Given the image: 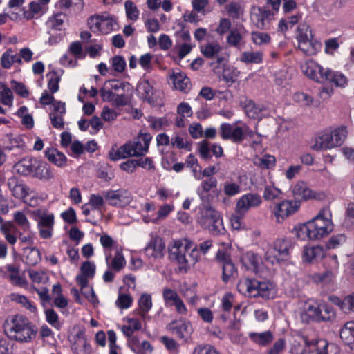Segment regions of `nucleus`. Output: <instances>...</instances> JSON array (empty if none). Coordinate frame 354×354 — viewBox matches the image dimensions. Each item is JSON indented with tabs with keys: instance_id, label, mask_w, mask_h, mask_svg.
I'll return each mask as SVG.
<instances>
[{
	"instance_id": "obj_10",
	"label": "nucleus",
	"mask_w": 354,
	"mask_h": 354,
	"mask_svg": "<svg viewBox=\"0 0 354 354\" xmlns=\"http://www.w3.org/2000/svg\"><path fill=\"white\" fill-rule=\"evenodd\" d=\"M219 133L222 139L230 140L234 142H241L245 136H254V132L246 124L239 126L236 122L222 123L219 127Z\"/></svg>"
},
{
	"instance_id": "obj_48",
	"label": "nucleus",
	"mask_w": 354,
	"mask_h": 354,
	"mask_svg": "<svg viewBox=\"0 0 354 354\" xmlns=\"http://www.w3.org/2000/svg\"><path fill=\"white\" fill-rule=\"evenodd\" d=\"M24 257L26 263L30 266H35L41 260L40 252L35 248H26Z\"/></svg>"
},
{
	"instance_id": "obj_50",
	"label": "nucleus",
	"mask_w": 354,
	"mask_h": 354,
	"mask_svg": "<svg viewBox=\"0 0 354 354\" xmlns=\"http://www.w3.org/2000/svg\"><path fill=\"white\" fill-rule=\"evenodd\" d=\"M201 50L203 55L207 58H217L219 57L218 53L221 50V47L218 43L212 42L202 46Z\"/></svg>"
},
{
	"instance_id": "obj_13",
	"label": "nucleus",
	"mask_w": 354,
	"mask_h": 354,
	"mask_svg": "<svg viewBox=\"0 0 354 354\" xmlns=\"http://www.w3.org/2000/svg\"><path fill=\"white\" fill-rule=\"evenodd\" d=\"M304 348L296 351L292 349L293 354H339V348L334 344H329L325 339L315 342L304 340Z\"/></svg>"
},
{
	"instance_id": "obj_40",
	"label": "nucleus",
	"mask_w": 354,
	"mask_h": 354,
	"mask_svg": "<svg viewBox=\"0 0 354 354\" xmlns=\"http://www.w3.org/2000/svg\"><path fill=\"white\" fill-rule=\"evenodd\" d=\"M314 37L313 30L306 23H301L297 28L295 32V39L297 44Z\"/></svg>"
},
{
	"instance_id": "obj_35",
	"label": "nucleus",
	"mask_w": 354,
	"mask_h": 354,
	"mask_svg": "<svg viewBox=\"0 0 354 354\" xmlns=\"http://www.w3.org/2000/svg\"><path fill=\"white\" fill-rule=\"evenodd\" d=\"M169 81L174 88L180 91H185L189 85V80L186 75L180 71H173L169 75Z\"/></svg>"
},
{
	"instance_id": "obj_11",
	"label": "nucleus",
	"mask_w": 354,
	"mask_h": 354,
	"mask_svg": "<svg viewBox=\"0 0 354 354\" xmlns=\"http://www.w3.org/2000/svg\"><path fill=\"white\" fill-rule=\"evenodd\" d=\"M301 207V203L297 199H283L270 206L272 215L277 223H282L287 218L295 214Z\"/></svg>"
},
{
	"instance_id": "obj_38",
	"label": "nucleus",
	"mask_w": 354,
	"mask_h": 354,
	"mask_svg": "<svg viewBox=\"0 0 354 354\" xmlns=\"http://www.w3.org/2000/svg\"><path fill=\"white\" fill-rule=\"evenodd\" d=\"M248 337L253 343L261 346H267L274 339L273 333L270 330L262 333H249Z\"/></svg>"
},
{
	"instance_id": "obj_58",
	"label": "nucleus",
	"mask_w": 354,
	"mask_h": 354,
	"mask_svg": "<svg viewBox=\"0 0 354 354\" xmlns=\"http://www.w3.org/2000/svg\"><path fill=\"white\" fill-rule=\"evenodd\" d=\"M282 192L280 189L274 185H267L265 187L263 196L266 201H274L281 197Z\"/></svg>"
},
{
	"instance_id": "obj_64",
	"label": "nucleus",
	"mask_w": 354,
	"mask_h": 354,
	"mask_svg": "<svg viewBox=\"0 0 354 354\" xmlns=\"http://www.w3.org/2000/svg\"><path fill=\"white\" fill-rule=\"evenodd\" d=\"M191 354H220L219 352L210 344H198L195 346Z\"/></svg>"
},
{
	"instance_id": "obj_62",
	"label": "nucleus",
	"mask_w": 354,
	"mask_h": 354,
	"mask_svg": "<svg viewBox=\"0 0 354 354\" xmlns=\"http://www.w3.org/2000/svg\"><path fill=\"white\" fill-rule=\"evenodd\" d=\"M30 11L24 12V17L27 19H31L35 15L42 14L44 12V6L39 2L32 1L29 5Z\"/></svg>"
},
{
	"instance_id": "obj_44",
	"label": "nucleus",
	"mask_w": 354,
	"mask_h": 354,
	"mask_svg": "<svg viewBox=\"0 0 354 354\" xmlns=\"http://www.w3.org/2000/svg\"><path fill=\"white\" fill-rule=\"evenodd\" d=\"M240 73V71L237 68L233 66H227L223 69L222 80L228 86H230L236 82Z\"/></svg>"
},
{
	"instance_id": "obj_57",
	"label": "nucleus",
	"mask_w": 354,
	"mask_h": 354,
	"mask_svg": "<svg viewBox=\"0 0 354 354\" xmlns=\"http://www.w3.org/2000/svg\"><path fill=\"white\" fill-rule=\"evenodd\" d=\"M251 39L257 46H263L268 44L270 42V36L263 32L253 31L251 33Z\"/></svg>"
},
{
	"instance_id": "obj_3",
	"label": "nucleus",
	"mask_w": 354,
	"mask_h": 354,
	"mask_svg": "<svg viewBox=\"0 0 354 354\" xmlns=\"http://www.w3.org/2000/svg\"><path fill=\"white\" fill-rule=\"evenodd\" d=\"M5 332L10 339L21 343L32 342L37 335L35 326L21 315H15L6 320Z\"/></svg>"
},
{
	"instance_id": "obj_16",
	"label": "nucleus",
	"mask_w": 354,
	"mask_h": 354,
	"mask_svg": "<svg viewBox=\"0 0 354 354\" xmlns=\"http://www.w3.org/2000/svg\"><path fill=\"white\" fill-rule=\"evenodd\" d=\"M165 249V244L162 239L158 235H152L144 251L148 259H160L164 257Z\"/></svg>"
},
{
	"instance_id": "obj_34",
	"label": "nucleus",
	"mask_w": 354,
	"mask_h": 354,
	"mask_svg": "<svg viewBox=\"0 0 354 354\" xmlns=\"http://www.w3.org/2000/svg\"><path fill=\"white\" fill-rule=\"evenodd\" d=\"M37 159L34 158H25L14 165V169L16 173L21 176H31L33 172Z\"/></svg>"
},
{
	"instance_id": "obj_27",
	"label": "nucleus",
	"mask_w": 354,
	"mask_h": 354,
	"mask_svg": "<svg viewBox=\"0 0 354 354\" xmlns=\"http://www.w3.org/2000/svg\"><path fill=\"white\" fill-rule=\"evenodd\" d=\"M7 270V278L9 281L14 286L26 288L28 286V281L24 275L21 273L19 268L12 265L7 264L5 266Z\"/></svg>"
},
{
	"instance_id": "obj_31",
	"label": "nucleus",
	"mask_w": 354,
	"mask_h": 354,
	"mask_svg": "<svg viewBox=\"0 0 354 354\" xmlns=\"http://www.w3.org/2000/svg\"><path fill=\"white\" fill-rule=\"evenodd\" d=\"M174 210V207L171 204H165L162 205L158 210L156 214L153 215H142V221L145 223H157L160 221L166 218L168 215Z\"/></svg>"
},
{
	"instance_id": "obj_14",
	"label": "nucleus",
	"mask_w": 354,
	"mask_h": 354,
	"mask_svg": "<svg viewBox=\"0 0 354 354\" xmlns=\"http://www.w3.org/2000/svg\"><path fill=\"white\" fill-rule=\"evenodd\" d=\"M153 82L149 80L140 81L137 86L139 97L152 105H158L162 102L163 93L155 87Z\"/></svg>"
},
{
	"instance_id": "obj_39",
	"label": "nucleus",
	"mask_w": 354,
	"mask_h": 354,
	"mask_svg": "<svg viewBox=\"0 0 354 354\" xmlns=\"http://www.w3.org/2000/svg\"><path fill=\"white\" fill-rule=\"evenodd\" d=\"M45 154L50 162L59 167H63L66 164L67 158L66 156L56 149H48L46 151Z\"/></svg>"
},
{
	"instance_id": "obj_20",
	"label": "nucleus",
	"mask_w": 354,
	"mask_h": 354,
	"mask_svg": "<svg viewBox=\"0 0 354 354\" xmlns=\"http://www.w3.org/2000/svg\"><path fill=\"white\" fill-rule=\"evenodd\" d=\"M168 329L178 338L187 340L190 338L193 328L191 323L184 319L172 321L167 326Z\"/></svg>"
},
{
	"instance_id": "obj_24",
	"label": "nucleus",
	"mask_w": 354,
	"mask_h": 354,
	"mask_svg": "<svg viewBox=\"0 0 354 354\" xmlns=\"http://www.w3.org/2000/svg\"><path fill=\"white\" fill-rule=\"evenodd\" d=\"M32 177L47 182L55 178V174L47 162L37 159Z\"/></svg>"
},
{
	"instance_id": "obj_26",
	"label": "nucleus",
	"mask_w": 354,
	"mask_h": 354,
	"mask_svg": "<svg viewBox=\"0 0 354 354\" xmlns=\"http://www.w3.org/2000/svg\"><path fill=\"white\" fill-rule=\"evenodd\" d=\"M7 186L12 196L16 198L23 199L28 195V188L16 176L8 179Z\"/></svg>"
},
{
	"instance_id": "obj_49",
	"label": "nucleus",
	"mask_w": 354,
	"mask_h": 354,
	"mask_svg": "<svg viewBox=\"0 0 354 354\" xmlns=\"http://www.w3.org/2000/svg\"><path fill=\"white\" fill-rule=\"evenodd\" d=\"M13 218L15 223L25 232H30L31 225L26 215L22 211L15 212L13 214Z\"/></svg>"
},
{
	"instance_id": "obj_6",
	"label": "nucleus",
	"mask_w": 354,
	"mask_h": 354,
	"mask_svg": "<svg viewBox=\"0 0 354 354\" xmlns=\"http://www.w3.org/2000/svg\"><path fill=\"white\" fill-rule=\"evenodd\" d=\"M237 289L239 292L249 297H261L269 299L277 295L274 286L269 281L260 282L246 279L238 283Z\"/></svg>"
},
{
	"instance_id": "obj_47",
	"label": "nucleus",
	"mask_w": 354,
	"mask_h": 354,
	"mask_svg": "<svg viewBox=\"0 0 354 354\" xmlns=\"http://www.w3.org/2000/svg\"><path fill=\"white\" fill-rule=\"evenodd\" d=\"M28 277L32 283L45 284L49 280L47 272L42 270L30 269L28 270Z\"/></svg>"
},
{
	"instance_id": "obj_23",
	"label": "nucleus",
	"mask_w": 354,
	"mask_h": 354,
	"mask_svg": "<svg viewBox=\"0 0 354 354\" xmlns=\"http://www.w3.org/2000/svg\"><path fill=\"white\" fill-rule=\"evenodd\" d=\"M151 140L152 136L150 133H140L136 140L129 141L136 157L143 156L148 153Z\"/></svg>"
},
{
	"instance_id": "obj_29",
	"label": "nucleus",
	"mask_w": 354,
	"mask_h": 354,
	"mask_svg": "<svg viewBox=\"0 0 354 354\" xmlns=\"http://www.w3.org/2000/svg\"><path fill=\"white\" fill-rule=\"evenodd\" d=\"M109 157L110 160L116 161L130 157H136V153H133V147L129 141L117 149H112L109 153Z\"/></svg>"
},
{
	"instance_id": "obj_1",
	"label": "nucleus",
	"mask_w": 354,
	"mask_h": 354,
	"mask_svg": "<svg viewBox=\"0 0 354 354\" xmlns=\"http://www.w3.org/2000/svg\"><path fill=\"white\" fill-rule=\"evenodd\" d=\"M334 227L331 209L325 205L310 220L295 226L292 232L301 241H319L329 236Z\"/></svg>"
},
{
	"instance_id": "obj_4",
	"label": "nucleus",
	"mask_w": 354,
	"mask_h": 354,
	"mask_svg": "<svg viewBox=\"0 0 354 354\" xmlns=\"http://www.w3.org/2000/svg\"><path fill=\"white\" fill-rule=\"evenodd\" d=\"M348 128L342 125L319 132L313 139L310 148L316 151L331 150L341 146L348 136Z\"/></svg>"
},
{
	"instance_id": "obj_28",
	"label": "nucleus",
	"mask_w": 354,
	"mask_h": 354,
	"mask_svg": "<svg viewBox=\"0 0 354 354\" xmlns=\"http://www.w3.org/2000/svg\"><path fill=\"white\" fill-rule=\"evenodd\" d=\"M325 256V250L321 245H306L304 248L302 259L307 263L321 260Z\"/></svg>"
},
{
	"instance_id": "obj_17",
	"label": "nucleus",
	"mask_w": 354,
	"mask_h": 354,
	"mask_svg": "<svg viewBox=\"0 0 354 354\" xmlns=\"http://www.w3.org/2000/svg\"><path fill=\"white\" fill-rule=\"evenodd\" d=\"M301 318L303 322L311 320L320 322V304L313 299H308L301 303Z\"/></svg>"
},
{
	"instance_id": "obj_9",
	"label": "nucleus",
	"mask_w": 354,
	"mask_h": 354,
	"mask_svg": "<svg viewBox=\"0 0 354 354\" xmlns=\"http://www.w3.org/2000/svg\"><path fill=\"white\" fill-rule=\"evenodd\" d=\"M290 190L295 199L300 201H324L326 199V194L324 191L311 189L304 180H298L292 184Z\"/></svg>"
},
{
	"instance_id": "obj_36",
	"label": "nucleus",
	"mask_w": 354,
	"mask_h": 354,
	"mask_svg": "<svg viewBox=\"0 0 354 354\" xmlns=\"http://www.w3.org/2000/svg\"><path fill=\"white\" fill-rule=\"evenodd\" d=\"M111 253L105 256L106 263L108 268H111L115 272H118L124 267L126 261L122 251L120 249L118 248H115L113 258L111 259Z\"/></svg>"
},
{
	"instance_id": "obj_12",
	"label": "nucleus",
	"mask_w": 354,
	"mask_h": 354,
	"mask_svg": "<svg viewBox=\"0 0 354 354\" xmlns=\"http://www.w3.org/2000/svg\"><path fill=\"white\" fill-rule=\"evenodd\" d=\"M39 234L42 239H50L53 234L55 215L45 209H38L33 212Z\"/></svg>"
},
{
	"instance_id": "obj_8",
	"label": "nucleus",
	"mask_w": 354,
	"mask_h": 354,
	"mask_svg": "<svg viewBox=\"0 0 354 354\" xmlns=\"http://www.w3.org/2000/svg\"><path fill=\"white\" fill-rule=\"evenodd\" d=\"M198 221L202 227L212 234L217 235L224 230L221 214L211 207L205 206L201 209Z\"/></svg>"
},
{
	"instance_id": "obj_21",
	"label": "nucleus",
	"mask_w": 354,
	"mask_h": 354,
	"mask_svg": "<svg viewBox=\"0 0 354 354\" xmlns=\"http://www.w3.org/2000/svg\"><path fill=\"white\" fill-rule=\"evenodd\" d=\"M274 12H270L266 8L253 7L250 14L252 22L259 29H263L272 19Z\"/></svg>"
},
{
	"instance_id": "obj_41",
	"label": "nucleus",
	"mask_w": 354,
	"mask_h": 354,
	"mask_svg": "<svg viewBox=\"0 0 354 354\" xmlns=\"http://www.w3.org/2000/svg\"><path fill=\"white\" fill-rule=\"evenodd\" d=\"M239 60L246 64H259L263 61V53L261 51L246 50L241 54Z\"/></svg>"
},
{
	"instance_id": "obj_15",
	"label": "nucleus",
	"mask_w": 354,
	"mask_h": 354,
	"mask_svg": "<svg viewBox=\"0 0 354 354\" xmlns=\"http://www.w3.org/2000/svg\"><path fill=\"white\" fill-rule=\"evenodd\" d=\"M300 68L302 73L316 82H323L328 67H324L313 59H308L301 63Z\"/></svg>"
},
{
	"instance_id": "obj_46",
	"label": "nucleus",
	"mask_w": 354,
	"mask_h": 354,
	"mask_svg": "<svg viewBox=\"0 0 354 354\" xmlns=\"http://www.w3.org/2000/svg\"><path fill=\"white\" fill-rule=\"evenodd\" d=\"M339 334L341 339L346 344H354V321L346 322Z\"/></svg>"
},
{
	"instance_id": "obj_56",
	"label": "nucleus",
	"mask_w": 354,
	"mask_h": 354,
	"mask_svg": "<svg viewBox=\"0 0 354 354\" xmlns=\"http://www.w3.org/2000/svg\"><path fill=\"white\" fill-rule=\"evenodd\" d=\"M10 299L12 301L21 304L24 307L28 309L31 313H36L37 308L28 299L26 296L17 293H12L10 295Z\"/></svg>"
},
{
	"instance_id": "obj_19",
	"label": "nucleus",
	"mask_w": 354,
	"mask_h": 354,
	"mask_svg": "<svg viewBox=\"0 0 354 354\" xmlns=\"http://www.w3.org/2000/svg\"><path fill=\"white\" fill-rule=\"evenodd\" d=\"M262 203L260 195L248 193L243 195L236 202V212L241 214H245L250 208L259 207Z\"/></svg>"
},
{
	"instance_id": "obj_25",
	"label": "nucleus",
	"mask_w": 354,
	"mask_h": 354,
	"mask_svg": "<svg viewBox=\"0 0 354 354\" xmlns=\"http://www.w3.org/2000/svg\"><path fill=\"white\" fill-rule=\"evenodd\" d=\"M245 35V28L240 25L230 30L226 38V42L229 46L240 49L245 45L244 37Z\"/></svg>"
},
{
	"instance_id": "obj_61",
	"label": "nucleus",
	"mask_w": 354,
	"mask_h": 354,
	"mask_svg": "<svg viewBox=\"0 0 354 354\" xmlns=\"http://www.w3.org/2000/svg\"><path fill=\"white\" fill-rule=\"evenodd\" d=\"M162 296L165 305L169 306H173L180 299L178 293L171 288H165L162 291Z\"/></svg>"
},
{
	"instance_id": "obj_52",
	"label": "nucleus",
	"mask_w": 354,
	"mask_h": 354,
	"mask_svg": "<svg viewBox=\"0 0 354 354\" xmlns=\"http://www.w3.org/2000/svg\"><path fill=\"white\" fill-rule=\"evenodd\" d=\"M0 102L9 108L13 106L12 92L4 84H0Z\"/></svg>"
},
{
	"instance_id": "obj_18",
	"label": "nucleus",
	"mask_w": 354,
	"mask_h": 354,
	"mask_svg": "<svg viewBox=\"0 0 354 354\" xmlns=\"http://www.w3.org/2000/svg\"><path fill=\"white\" fill-rule=\"evenodd\" d=\"M105 199L109 205L123 207L128 205L131 200V194L124 189L109 190L104 194Z\"/></svg>"
},
{
	"instance_id": "obj_43",
	"label": "nucleus",
	"mask_w": 354,
	"mask_h": 354,
	"mask_svg": "<svg viewBox=\"0 0 354 354\" xmlns=\"http://www.w3.org/2000/svg\"><path fill=\"white\" fill-rule=\"evenodd\" d=\"M254 165L261 169H272L274 167L276 164V158L274 156L266 154L262 156H255L252 159Z\"/></svg>"
},
{
	"instance_id": "obj_42",
	"label": "nucleus",
	"mask_w": 354,
	"mask_h": 354,
	"mask_svg": "<svg viewBox=\"0 0 354 354\" xmlns=\"http://www.w3.org/2000/svg\"><path fill=\"white\" fill-rule=\"evenodd\" d=\"M217 185V180L214 177H210L203 180L201 185L197 188L196 192L202 201H205L207 198L208 192L213 187Z\"/></svg>"
},
{
	"instance_id": "obj_53",
	"label": "nucleus",
	"mask_w": 354,
	"mask_h": 354,
	"mask_svg": "<svg viewBox=\"0 0 354 354\" xmlns=\"http://www.w3.org/2000/svg\"><path fill=\"white\" fill-rule=\"evenodd\" d=\"M140 308V315L145 318L146 313H147L152 307L151 296L149 294L144 293L140 296L138 301Z\"/></svg>"
},
{
	"instance_id": "obj_59",
	"label": "nucleus",
	"mask_w": 354,
	"mask_h": 354,
	"mask_svg": "<svg viewBox=\"0 0 354 354\" xmlns=\"http://www.w3.org/2000/svg\"><path fill=\"white\" fill-rule=\"evenodd\" d=\"M124 8L126 16L128 19L136 21L138 19L140 11L133 2L127 1L124 3Z\"/></svg>"
},
{
	"instance_id": "obj_45",
	"label": "nucleus",
	"mask_w": 354,
	"mask_h": 354,
	"mask_svg": "<svg viewBox=\"0 0 354 354\" xmlns=\"http://www.w3.org/2000/svg\"><path fill=\"white\" fill-rule=\"evenodd\" d=\"M74 348L77 352L83 353V354L91 353V346L84 333H79L75 336Z\"/></svg>"
},
{
	"instance_id": "obj_22",
	"label": "nucleus",
	"mask_w": 354,
	"mask_h": 354,
	"mask_svg": "<svg viewBox=\"0 0 354 354\" xmlns=\"http://www.w3.org/2000/svg\"><path fill=\"white\" fill-rule=\"evenodd\" d=\"M65 113V103L61 101H56L53 104L49 118L54 128L58 129L64 128V115Z\"/></svg>"
},
{
	"instance_id": "obj_30",
	"label": "nucleus",
	"mask_w": 354,
	"mask_h": 354,
	"mask_svg": "<svg viewBox=\"0 0 354 354\" xmlns=\"http://www.w3.org/2000/svg\"><path fill=\"white\" fill-rule=\"evenodd\" d=\"M322 47V43L314 37L298 44L299 49L307 56L316 55L321 51Z\"/></svg>"
},
{
	"instance_id": "obj_60",
	"label": "nucleus",
	"mask_w": 354,
	"mask_h": 354,
	"mask_svg": "<svg viewBox=\"0 0 354 354\" xmlns=\"http://www.w3.org/2000/svg\"><path fill=\"white\" fill-rule=\"evenodd\" d=\"M116 26L115 21L109 15H102L100 33L108 34Z\"/></svg>"
},
{
	"instance_id": "obj_5",
	"label": "nucleus",
	"mask_w": 354,
	"mask_h": 354,
	"mask_svg": "<svg viewBox=\"0 0 354 354\" xmlns=\"http://www.w3.org/2000/svg\"><path fill=\"white\" fill-rule=\"evenodd\" d=\"M124 82L118 80H111L103 84L99 93L103 102H109L115 108L122 107L129 103V97L124 93Z\"/></svg>"
},
{
	"instance_id": "obj_54",
	"label": "nucleus",
	"mask_w": 354,
	"mask_h": 354,
	"mask_svg": "<svg viewBox=\"0 0 354 354\" xmlns=\"http://www.w3.org/2000/svg\"><path fill=\"white\" fill-rule=\"evenodd\" d=\"M48 88L53 94L59 91V83L61 80V74L56 71H50L47 74Z\"/></svg>"
},
{
	"instance_id": "obj_37",
	"label": "nucleus",
	"mask_w": 354,
	"mask_h": 354,
	"mask_svg": "<svg viewBox=\"0 0 354 354\" xmlns=\"http://www.w3.org/2000/svg\"><path fill=\"white\" fill-rule=\"evenodd\" d=\"M128 344L131 350L136 354H149L153 351V347L148 341L140 342L136 337L130 338Z\"/></svg>"
},
{
	"instance_id": "obj_32",
	"label": "nucleus",
	"mask_w": 354,
	"mask_h": 354,
	"mask_svg": "<svg viewBox=\"0 0 354 354\" xmlns=\"http://www.w3.org/2000/svg\"><path fill=\"white\" fill-rule=\"evenodd\" d=\"M242 105L246 115L250 118L261 119L264 115V106L257 104L252 100L245 99L242 102Z\"/></svg>"
},
{
	"instance_id": "obj_2",
	"label": "nucleus",
	"mask_w": 354,
	"mask_h": 354,
	"mask_svg": "<svg viewBox=\"0 0 354 354\" xmlns=\"http://www.w3.org/2000/svg\"><path fill=\"white\" fill-rule=\"evenodd\" d=\"M168 248L170 258L177 262L181 270L187 272L201 259L197 245L188 239L173 240Z\"/></svg>"
},
{
	"instance_id": "obj_33",
	"label": "nucleus",
	"mask_w": 354,
	"mask_h": 354,
	"mask_svg": "<svg viewBox=\"0 0 354 354\" xmlns=\"http://www.w3.org/2000/svg\"><path fill=\"white\" fill-rule=\"evenodd\" d=\"M323 82H331L335 86L340 88H345L348 84V79L342 73L333 71L330 68L326 69Z\"/></svg>"
},
{
	"instance_id": "obj_63",
	"label": "nucleus",
	"mask_w": 354,
	"mask_h": 354,
	"mask_svg": "<svg viewBox=\"0 0 354 354\" xmlns=\"http://www.w3.org/2000/svg\"><path fill=\"white\" fill-rule=\"evenodd\" d=\"M320 321H330L335 317L334 309L327 304H320Z\"/></svg>"
},
{
	"instance_id": "obj_51",
	"label": "nucleus",
	"mask_w": 354,
	"mask_h": 354,
	"mask_svg": "<svg viewBox=\"0 0 354 354\" xmlns=\"http://www.w3.org/2000/svg\"><path fill=\"white\" fill-rule=\"evenodd\" d=\"M241 262L247 269L255 270L259 263V258L252 252H245L241 257Z\"/></svg>"
},
{
	"instance_id": "obj_7",
	"label": "nucleus",
	"mask_w": 354,
	"mask_h": 354,
	"mask_svg": "<svg viewBox=\"0 0 354 354\" xmlns=\"http://www.w3.org/2000/svg\"><path fill=\"white\" fill-rule=\"evenodd\" d=\"M292 243L286 239H278L266 248L265 259L272 265H281L290 259Z\"/></svg>"
},
{
	"instance_id": "obj_55",
	"label": "nucleus",
	"mask_w": 354,
	"mask_h": 354,
	"mask_svg": "<svg viewBox=\"0 0 354 354\" xmlns=\"http://www.w3.org/2000/svg\"><path fill=\"white\" fill-rule=\"evenodd\" d=\"M16 115L21 118V123L27 128L32 129L34 127L32 116L28 113L26 106H21L17 111Z\"/></svg>"
}]
</instances>
